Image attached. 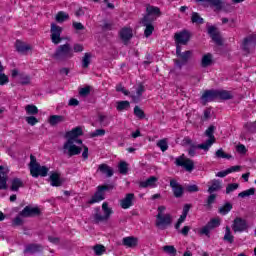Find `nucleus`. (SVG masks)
Returning <instances> with one entry per match:
<instances>
[{
	"instance_id": "34",
	"label": "nucleus",
	"mask_w": 256,
	"mask_h": 256,
	"mask_svg": "<svg viewBox=\"0 0 256 256\" xmlns=\"http://www.w3.org/2000/svg\"><path fill=\"white\" fill-rule=\"evenodd\" d=\"M65 121V116L61 115H51L49 117V124L53 126L58 125V123H63Z\"/></svg>"
},
{
	"instance_id": "5",
	"label": "nucleus",
	"mask_w": 256,
	"mask_h": 256,
	"mask_svg": "<svg viewBox=\"0 0 256 256\" xmlns=\"http://www.w3.org/2000/svg\"><path fill=\"white\" fill-rule=\"evenodd\" d=\"M221 225V220L219 218H212L210 221L199 230V235H205L206 237H211V231L217 229Z\"/></svg>"
},
{
	"instance_id": "4",
	"label": "nucleus",
	"mask_w": 256,
	"mask_h": 256,
	"mask_svg": "<svg viewBox=\"0 0 256 256\" xmlns=\"http://www.w3.org/2000/svg\"><path fill=\"white\" fill-rule=\"evenodd\" d=\"M214 133H215V126L210 125L205 131V135L209 139L206 140L205 143L198 144V148L203 149V151H209L210 147L213 145V143H215Z\"/></svg>"
},
{
	"instance_id": "27",
	"label": "nucleus",
	"mask_w": 256,
	"mask_h": 256,
	"mask_svg": "<svg viewBox=\"0 0 256 256\" xmlns=\"http://www.w3.org/2000/svg\"><path fill=\"white\" fill-rule=\"evenodd\" d=\"M120 39L124 42L127 43L131 37H133V30L131 28H122L119 32Z\"/></svg>"
},
{
	"instance_id": "18",
	"label": "nucleus",
	"mask_w": 256,
	"mask_h": 256,
	"mask_svg": "<svg viewBox=\"0 0 256 256\" xmlns=\"http://www.w3.org/2000/svg\"><path fill=\"white\" fill-rule=\"evenodd\" d=\"M232 94L227 90H205L202 97H231Z\"/></svg>"
},
{
	"instance_id": "46",
	"label": "nucleus",
	"mask_w": 256,
	"mask_h": 256,
	"mask_svg": "<svg viewBox=\"0 0 256 256\" xmlns=\"http://www.w3.org/2000/svg\"><path fill=\"white\" fill-rule=\"evenodd\" d=\"M239 189V183H230L226 186V195H231L234 191Z\"/></svg>"
},
{
	"instance_id": "19",
	"label": "nucleus",
	"mask_w": 256,
	"mask_h": 256,
	"mask_svg": "<svg viewBox=\"0 0 256 256\" xmlns=\"http://www.w3.org/2000/svg\"><path fill=\"white\" fill-rule=\"evenodd\" d=\"M158 181H159V178H157V176H150L145 181H140L139 187L141 189H147L148 187H150L151 189H155V187H157Z\"/></svg>"
},
{
	"instance_id": "37",
	"label": "nucleus",
	"mask_w": 256,
	"mask_h": 256,
	"mask_svg": "<svg viewBox=\"0 0 256 256\" xmlns=\"http://www.w3.org/2000/svg\"><path fill=\"white\" fill-rule=\"evenodd\" d=\"M142 23L146 27L144 31L145 37H151V35H153V31L155 30V28L151 24H149V21L142 20Z\"/></svg>"
},
{
	"instance_id": "60",
	"label": "nucleus",
	"mask_w": 256,
	"mask_h": 256,
	"mask_svg": "<svg viewBox=\"0 0 256 256\" xmlns=\"http://www.w3.org/2000/svg\"><path fill=\"white\" fill-rule=\"evenodd\" d=\"M108 220V218L104 215H101L100 213H96L95 215H94V221H95V223H101V222H103V221H107Z\"/></svg>"
},
{
	"instance_id": "7",
	"label": "nucleus",
	"mask_w": 256,
	"mask_h": 256,
	"mask_svg": "<svg viewBox=\"0 0 256 256\" xmlns=\"http://www.w3.org/2000/svg\"><path fill=\"white\" fill-rule=\"evenodd\" d=\"M232 231L234 233H245L249 229V224H247V220L236 217L232 222Z\"/></svg>"
},
{
	"instance_id": "2",
	"label": "nucleus",
	"mask_w": 256,
	"mask_h": 256,
	"mask_svg": "<svg viewBox=\"0 0 256 256\" xmlns=\"http://www.w3.org/2000/svg\"><path fill=\"white\" fill-rule=\"evenodd\" d=\"M115 189V185L113 184H104L99 185L97 187V191L92 196V198L88 201L89 205H93L95 203H99L105 200V191H113Z\"/></svg>"
},
{
	"instance_id": "1",
	"label": "nucleus",
	"mask_w": 256,
	"mask_h": 256,
	"mask_svg": "<svg viewBox=\"0 0 256 256\" xmlns=\"http://www.w3.org/2000/svg\"><path fill=\"white\" fill-rule=\"evenodd\" d=\"M74 56L73 47H71V44L66 43L57 47L53 54V59L56 61H67L68 59H73Z\"/></svg>"
},
{
	"instance_id": "49",
	"label": "nucleus",
	"mask_w": 256,
	"mask_h": 256,
	"mask_svg": "<svg viewBox=\"0 0 256 256\" xmlns=\"http://www.w3.org/2000/svg\"><path fill=\"white\" fill-rule=\"evenodd\" d=\"M118 170L121 175H127V171H129V165L127 162H120L118 165Z\"/></svg>"
},
{
	"instance_id": "25",
	"label": "nucleus",
	"mask_w": 256,
	"mask_h": 256,
	"mask_svg": "<svg viewBox=\"0 0 256 256\" xmlns=\"http://www.w3.org/2000/svg\"><path fill=\"white\" fill-rule=\"evenodd\" d=\"M223 189V181L214 179L211 181V185L208 187V193L213 194Z\"/></svg>"
},
{
	"instance_id": "8",
	"label": "nucleus",
	"mask_w": 256,
	"mask_h": 256,
	"mask_svg": "<svg viewBox=\"0 0 256 256\" xmlns=\"http://www.w3.org/2000/svg\"><path fill=\"white\" fill-rule=\"evenodd\" d=\"M176 55L179 57V60H175V65L176 67H183V65L187 64V61L191 59V51H185L181 53V46L177 45L176 46Z\"/></svg>"
},
{
	"instance_id": "58",
	"label": "nucleus",
	"mask_w": 256,
	"mask_h": 256,
	"mask_svg": "<svg viewBox=\"0 0 256 256\" xmlns=\"http://www.w3.org/2000/svg\"><path fill=\"white\" fill-rule=\"evenodd\" d=\"M94 253L95 255L101 256L103 255V252L105 251V246L101 245V244H97L94 246Z\"/></svg>"
},
{
	"instance_id": "31",
	"label": "nucleus",
	"mask_w": 256,
	"mask_h": 256,
	"mask_svg": "<svg viewBox=\"0 0 256 256\" xmlns=\"http://www.w3.org/2000/svg\"><path fill=\"white\" fill-rule=\"evenodd\" d=\"M98 171H100L102 175H106V177H113V169H111L107 164H100Z\"/></svg>"
},
{
	"instance_id": "44",
	"label": "nucleus",
	"mask_w": 256,
	"mask_h": 256,
	"mask_svg": "<svg viewBox=\"0 0 256 256\" xmlns=\"http://www.w3.org/2000/svg\"><path fill=\"white\" fill-rule=\"evenodd\" d=\"M102 211H104V216L106 219H109V217L113 215V209L109 208V204L107 202L102 204Z\"/></svg>"
},
{
	"instance_id": "36",
	"label": "nucleus",
	"mask_w": 256,
	"mask_h": 256,
	"mask_svg": "<svg viewBox=\"0 0 256 256\" xmlns=\"http://www.w3.org/2000/svg\"><path fill=\"white\" fill-rule=\"evenodd\" d=\"M232 209L233 204H231L230 202H226L222 207L218 209V213H220V215H228Z\"/></svg>"
},
{
	"instance_id": "3",
	"label": "nucleus",
	"mask_w": 256,
	"mask_h": 256,
	"mask_svg": "<svg viewBox=\"0 0 256 256\" xmlns=\"http://www.w3.org/2000/svg\"><path fill=\"white\" fill-rule=\"evenodd\" d=\"M174 164L176 167H183L188 173L193 172V169H195V162L190 158H185V154L175 158Z\"/></svg>"
},
{
	"instance_id": "26",
	"label": "nucleus",
	"mask_w": 256,
	"mask_h": 256,
	"mask_svg": "<svg viewBox=\"0 0 256 256\" xmlns=\"http://www.w3.org/2000/svg\"><path fill=\"white\" fill-rule=\"evenodd\" d=\"M113 121V116L107 114H98V123L101 127H109Z\"/></svg>"
},
{
	"instance_id": "43",
	"label": "nucleus",
	"mask_w": 256,
	"mask_h": 256,
	"mask_svg": "<svg viewBox=\"0 0 256 256\" xmlns=\"http://www.w3.org/2000/svg\"><path fill=\"white\" fill-rule=\"evenodd\" d=\"M105 129L100 128V129H96L95 131L91 132L89 134L90 139H95V137H105Z\"/></svg>"
},
{
	"instance_id": "39",
	"label": "nucleus",
	"mask_w": 256,
	"mask_h": 256,
	"mask_svg": "<svg viewBox=\"0 0 256 256\" xmlns=\"http://www.w3.org/2000/svg\"><path fill=\"white\" fill-rule=\"evenodd\" d=\"M215 199H217V194H210L206 200V203L204 204V207L206 209H213V203H215Z\"/></svg>"
},
{
	"instance_id": "42",
	"label": "nucleus",
	"mask_w": 256,
	"mask_h": 256,
	"mask_svg": "<svg viewBox=\"0 0 256 256\" xmlns=\"http://www.w3.org/2000/svg\"><path fill=\"white\" fill-rule=\"evenodd\" d=\"M93 88L92 86H84L82 88L78 89L79 95H81L82 97H87V95H91V93H93Z\"/></svg>"
},
{
	"instance_id": "28",
	"label": "nucleus",
	"mask_w": 256,
	"mask_h": 256,
	"mask_svg": "<svg viewBox=\"0 0 256 256\" xmlns=\"http://www.w3.org/2000/svg\"><path fill=\"white\" fill-rule=\"evenodd\" d=\"M208 33L210 37H212V39L215 41V43H217V45H221L222 43L221 36L217 32V28H215V26H209Z\"/></svg>"
},
{
	"instance_id": "13",
	"label": "nucleus",
	"mask_w": 256,
	"mask_h": 256,
	"mask_svg": "<svg viewBox=\"0 0 256 256\" xmlns=\"http://www.w3.org/2000/svg\"><path fill=\"white\" fill-rule=\"evenodd\" d=\"M41 215V209L39 207L26 206L22 211L19 212L20 217H39Z\"/></svg>"
},
{
	"instance_id": "63",
	"label": "nucleus",
	"mask_w": 256,
	"mask_h": 256,
	"mask_svg": "<svg viewBox=\"0 0 256 256\" xmlns=\"http://www.w3.org/2000/svg\"><path fill=\"white\" fill-rule=\"evenodd\" d=\"M197 149H199V145H192L190 146V148L188 149V155L189 157H193L197 151Z\"/></svg>"
},
{
	"instance_id": "62",
	"label": "nucleus",
	"mask_w": 256,
	"mask_h": 256,
	"mask_svg": "<svg viewBox=\"0 0 256 256\" xmlns=\"http://www.w3.org/2000/svg\"><path fill=\"white\" fill-rule=\"evenodd\" d=\"M26 121H27L28 125H32V127L34 125H37V123H39V120L35 116L27 117Z\"/></svg>"
},
{
	"instance_id": "51",
	"label": "nucleus",
	"mask_w": 256,
	"mask_h": 256,
	"mask_svg": "<svg viewBox=\"0 0 256 256\" xmlns=\"http://www.w3.org/2000/svg\"><path fill=\"white\" fill-rule=\"evenodd\" d=\"M134 115L138 119H145V111H143V109H141L139 106L134 107Z\"/></svg>"
},
{
	"instance_id": "32",
	"label": "nucleus",
	"mask_w": 256,
	"mask_h": 256,
	"mask_svg": "<svg viewBox=\"0 0 256 256\" xmlns=\"http://www.w3.org/2000/svg\"><path fill=\"white\" fill-rule=\"evenodd\" d=\"M116 109L117 111H129L131 109V103L127 100L117 101Z\"/></svg>"
},
{
	"instance_id": "30",
	"label": "nucleus",
	"mask_w": 256,
	"mask_h": 256,
	"mask_svg": "<svg viewBox=\"0 0 256 256\" xmlns=\"http://www.w3.org/2000/svg\"><path fill=\"white\" fill-rule=\"evenodd\" d=\"M0 187L3 190H7V176L5 175V167L0 165Z\"/></svg>"
},
{
	"instance_id": "11",
	"label": "nucleus",
	"mask_w": 256,
	"mask_h": 256,
	"mask_svg": "<svg viewBox=\"0 0 256 256\" xmlns=\"http://www.w3.org/2000/svg\"><path fill=\"white\" fill-rule=\"evenodd\" d=\"M170 187L172 189L173 196L176 199H181V197H183V195L185 193V188L177 180L171 179Z\"/></svg>"
},
{
	"instance_id": "41",
	"label": "nucleus",
	"mask_w": 256,
	"mask_h": 256,
	"mask_svg": "<svg viewBox=\"0 0 256 256\" xmlns=\"http://www.w3.org/2000/svg\"><path fill=\"white\" fill-rule=\"evenodd\" d=\"M244 129L247 133L255 134L256 133V120L254 122H246L244 124Z\"/></svg>"
},
{
	"instance_id": "57",
	"label": "nucleus",
	"mask_w": 256,
	"mask_h": 256,
	"mask_svg": "<svg viewBox=\"0 0 256 256\" xmlns=\"http://www.w3.org/2000/svg\"><path fill=\"white\" fill-rule=\"evenodd\" d=\"M192 23H197L198 25L203 24V18L199 16V13L193 12L192 13Z\"/></svg>"
},
{
	"instance_id": "45",
	"label": "nucleus",
	"mask_w": 256,
	"mask_h": 256,
	"mask_svg": "<svg viewBox=\"0 0 256 256\" xmlns=\"http://www.w3.org/2000/svg\"><path fill=\"white\" fill-rule=\"evenodd\" d=\"M251 195H255V188H250L240 192L238 194V197H240L241 199H245V197H251Z\"/></svg>"
},
{
	"instance_id": "23",
	"label": "nucleus",
	"mask_w": 256,
	"mask_h": 256,
	"mask_svg": "<svg viewBox=\"0 0 256 256\" xmlns=\"http://www.w3.org/2000/svg\"><path fill=\"white\" fill-rule=\"evenodd\" d=\"M133 199H135V194L128 193L126 194L125 198L121 200L120 207L122 209H129L130 207H133Z\"/></svg>"
},
{
	"instance_id": "61",
	"label": "nucleus",
	"mask_w": 256,
	"mask_h": 256,
	"mask_svg": "<svg viewBox=\"0 0 256 256\" xmlns=\"http://www.w3.org/2000/svg\"><path fill=\"white\" fill-rule=\"evenodd\" d=\"M12 225L13 227H21V225H23V219L21 218V216H16L13 221H12Z\"/></svg>"
},
{
	"instance_id": "10",
	"label": "nucleus",
	"mask_w": 256,
	"mask_h": 256,
	"mask_svg": "<svg viewBox=\"0 0 256 256\" xmlns=\"http://www.w3.org/2000/svg\"><path fill=\"white\" fill-rule=\"evenodd\" d=\"M51 41L54 43V45H59L61 41H63V38H61V33H63V28L61 26H58L57 24L52 23L51 24Z\"/></svg>"
},
{
	"instance_id": "50",
	"label": "nucleus",
	"mask_w": 256,
	"mask_h": 256,
	"mask_svg": "<svg viewBox=\"0 0 256 256\" xmlns=\"http://www.w3.org/2000/svg\"><path fill=\"white\" fill-rule=\"evenodd\" d=\"M163 251L165 253H168V255H177V249L175 248V246L173 245H166L163 247Z\"/></svg>"
},
{
	"instance_id": "52",
	"label": "nucleus",
	"mask_w": 256,
	"mask_h": 256,
	"mask_svg": "<svg viewBox=\"0 0 256 256\" xmlns=\"http://www.w3.org/2000/svg\"><path fill=\"white\" fill-rule=\"evenodd\" d=\"M91 64V54L85 53L84 57L82 58V67L84 69H87L89 65Z\"/></svg>"
},
{
	"instance_id": "54",
	"label": "nucleus",
	"mask_w": 256,
	"mask_h": 256,
	"mask_svg": "<svg viewBox=\"0 0 256 256\" xmlns=\"http://www.w3.org/2000/svg\"><path fill=\"white\" fill-rule=\"evenodd\" d=\"M67 19H69V14L65 13V12H59L56 15V21L58 23H63L64 21H67Z\"/></svg>"
},
{
	"instance_id": "56",
	"label": "nucleus",
	"mask_w": 256,
	"mask_h": 256,
	"mask_svg": "<svg viewBox=\"0 0 256 256\" xmlns=\"http://www.w3.org/2000/svg\"><path fill=\"white\" fill-rule=\"evenodd\" d=\"M204 101H219L220 103L223 101H227L231 99V97H202Z\"/></svg>"
},
{
	"instance_id": "35",
	"label": "nucleus",
	"mask_w": 256,
	"mask_h": 256,
	"mask_svg": "<svg viewBox=\"0 0 256 256\" xmlns=\"http://www.w3.org/2000/svg\"><path fill=\"white\" fill-rule=\"evenodd\" d=\"M224 241H227V243L233 244L235 242V236L231 234V228L229 226H226L225 228V234L223 237Z\"/></svg>"
},
{
	"instance_id": "22",
	"label": "nucleus",
	"mask_w": 256,
	"mask_h": 256,
	"mask_svg": "<svg viewBox=\"0 0 256 256\" xmlns=\"http://www.w3.org/2000/svg\"><path fill=\"white\" fill-rule=\"evenodd\" d=\"M255 46H256V37L249 36L244 40L242 44V49H244V51H247L249 53V51H252V49H255Z\"/></svg>"
},
{
	"instance_id": "14",
	"label": "nucleus",
	"mask_w": 256,
	"mask_h": 256,
	"mask_svg": "<svg viewBox=\"0 0 256 256\" xmlns=\"http://www.w3.org/2000/svg\"><path fill=\"white\" fill-rule=\"evenodd\" d=\"M49 173V168L47 166H41V164H38L31 168L30 175L34 177V179H37V177H47Z\"/></svg>"
},
{
	"instance_id": "15",
	"label": "nucleus",
	"mask_w": 256,
	"mask_h": 256,
	"mask_svg": "<svg viewBox=\"0 0 256 256\" xmlns=\"http://www.w3.org/2000/svg\"><path fill=\"white\" fill-rule=\"evenodd\" d=\"M146 15L143 18L144 21H155L159 15H161V11L158 7L148 5L146 7Z\"/></svg>"
},
{
	"instance_id": "12",
	"label": "nucleus",
	"mask_w": 256,
	"mask_h": 256,
	"mask_svg": "<svg viewBox=\"0 0 256 256\" xmlns=\"http://www.w3.org/2000/svg\"><path fill=\"white\" fill-rule=\"evenodd\" d=\"M200 7H211L216 9V11H221L223 9V2L221 0H196Z\"/></svg>"
},
{
	"instance_id": "59",
	"label": "nucleus",
	"mask_w": 256,
	"mask_h": 256,
	"mask_svg": "<svg viewBox=\"0 0 256 256\" xmlns=\"http://www.w3.org/2000/svg\"><path fill=\"white\" fill-rule=\"evenodd\" d=\"M185 189L188 193H197V192H199V186H197L196 184L187 185L185 187Z\"/></svg>"
},
{
	"instance_id": "38",
	"label": "nucleus",
	"mask_w": 256,
	"mask_h": 256,
	"mask_svg": "<svg viewBox=\"0 0 256 256\" xmlns=\"http://www.w3.org/2000/svg\"><path fill=\"white\" fill-rule=\"evenodd\" d=\"M212 63H213V55H211L210 53L205 54L202 57V61H201L202 67H209V65H211Z\"/></svg>"
},
{
	"instance_id": "48",
	"label": "nucleus",
	"mask_w": 256,
	"mask_h": 256,
	"mask_svg": "<svg viewBox=\"0 0 256 256\" xmlns=\"http://www.w3.org/2000/svg\"><path fill=\"white\" fill-rule=\"evenodd\" d=\"M157 147L162 151V153H165L167 149H169V144L167 143V139H162L157 142Z\"/></svg>"
},
{
	"instance_id": "40",
	"label": "nucleus",
	"mask_w": 256,
	"mask_h": 256,
	"mask_svg": "<svg viewBox=\"0 0 256 256\" xmlns=\"http://www.w3.org/2000/svg\"><path fill=\"white\" fill-rule=\"evenodd\" d=\"M3 71H5V67L0 62V85H7L9 83V77Z\"/></svg>"
},
{
	"instance_id": "33",
	"label": "nucleus",
	"mask_w": 256,
	"mask_h": 256,
	"mask_svg": "<svg viewBox=\"0 0 256 256\" xmlns=\"http://www.w3.org/2000/svg\"><path fill=\"white\" fill-rule=\"evenodd\" d=\"M21 187H25V184H23V180H21V178H13L11 182L10 190L19 191Z\"/></svg>"
},
{
	"instance_id": "47",
	"label": "nucleus",
	"mask_w": 256,
	"mask_h": 256,
	"mask_svg": "<svg viewBox=\"0 0 256 256\" xmlns=\"http://www.w3.org/2000/svg\"><path fill=\"white\" fill-rule=\"evenodd\" d=\"M25 109L28 115H37V113H39V108L33 104L27 105Z\"/></svg>"
},
{
	"instance_id": "24",
	"label": "nucleus",
	"mask_w": 256,
	"mask_h": 256,
	"mask_svg": "<svg viewBox=\"0 0 256 256\" xmlns=\"http://www.w3.org/2000/svg\"><path fill=\"white\" fill-rule=\"evenodd\" d=\"M175 41L177 45H187V42H189V32L182 31L175 34Z\"/></svg>"
},
{
	"instance_id": "53",
	"label": "nucleus",
	"mask_w": 256,
	"mask_h": 256,
	"mask_svg": "<svg viewBox=\"0 0 256 256\" xmlns=\"http://www.w3.org/2000/svg\"><path fill=\"white\" fill-rule=\"evenodd\" d=\"M216 157L218 159H231L232 156L230 154L225 153V151H223V148H220L216 151Z\"/></svg>"
},
{
	"instance_id": "17",
	"label": "nucleus",
	"mask_w": 256,
	"mask_h": 256,
	"mask_svg": "<svg viewBox=\"0 0 256 256\" xmlns=\"http://www.w3.org/2000/svg\"><path fill=\"white\" fill-rule=\"evenodd\" d=\"M44 247L41 244L30 243L27 244L23 250L24 255H35V253H43Z\"/></svg>"
},
{
	"instance_id": "6",
	"label": "nucleus",
	"mask_w": 256,
	"mask_h": 256,
	"mask_svg": "<svg viewBox=\"0 0 256 256\" xmlns=\"http://www.w3.org/2000/svg\"><path fill=\"white\" fill-rule=\"evenodd\" d=\"M173 219L171 218V214H157L156 215V227L161 231H165L171 225Z\"/></svg>"
},
{
	"instance_id": "55",
	"label": "nucleus",
	"mask_w": 256,
	"mask_h": 256,
	"mask_svg": "<svg viewBox=\"0 0 256 256\" xmlns=\"http://www.w3.org/2000/svg\"><path fill=\"white\" fill-rule=\"evenodd\" d=\"M19 81H20L21 85H29L31 83V76H29L27 74H21Z\"/></svg>"
},
{
	"instance_id": "64",
	"label": "nucleus",
	"mask_w": 256,
	"mask_h": 256,
	"mask_svg": "<svg viewBox=\"0 0 256 256\" xmlns=\"http://www.w3.org/2000/svg\"><path fill=\"white\" fill-rule=\"evenodd\" d=\"M116 91H118V93H123V95L128 96L129 92L127 91V89H125V87H123V85L118 84L116 86Z\"/></svg>"
},
{
	"instance_id": "21",
	"label": "nucleus",
	"mask_w": 256,
	"mask_h": 256,
	"mask_svg": "<svg viewBox=\"0 0 256 256\" xmlns=\"http://www.w3.org/2000/svg\"><path fill=\"white\" fill-rule=\"evenodd\" d=\"M81 135H83V128H81V126H77L71 131L66 132L68 141H75V139H77V137H81Z\"/></svg>"
},
{
	"instance_id": "9",
	"label": "nucleus",
	"mask_w": 256,
	"mask_h": 256,
	"mask_svg": "<svg viewBox=\"0 0 256 256\" xmlns=\"http://www.w3.org/2000/svg\"><path fill=\"white\" fill-rule=\"evenodd\" d=\"M64 153H67L68 157H74V155H80L83 148L73 144V140H67L63 145Z\"/></svg>"
},
{
	"instance_id": "16",
	"label": "nucleus",
	"mask_w": 256,
	"mask_h": 256,
	"mask_svg": "<svg viewBox=\"0 0 256 256\" xmlns=\"http://www.w3.org/2000/svg\"><path fill=\"white\" fill-rule=\"evenodd\" d=\"M15 49L21 55H27L33 51V46L27 42H23L21 40H16Z\"/></svg>"
},
{
	"instance_id": "20",
	"label": "nucleus",
	"mask_w": 256,
	"mask_h": 256,
	"mask_svg": "<svg viewBox=\"0 0 256 256\" xmlns=\"http://www.w3.org/2000/svg\"><path fill=\"white\" fill-rule=\"evenodd\" d=\"M49 181L51 187H61L64 183V180L61 178V174L58 172H52L49 176Z\"/></svg>"
},
{
	"instance_id": "29",
	"label": "nucleus",
	"mask_w": 256,
	"mask_h": 256,
	"mask_svg": "<svg viewBox=\"0 0 256 256\" xmlns=\"http://www.w3.org/2000/svg\"><path fill=\"white\" fill-rule=\"evenodd\" d=\"M138 243L139 240L133 236L124 237L122 240V244L124 245V247H137Z\"/></svg>"
}]
</instances>
